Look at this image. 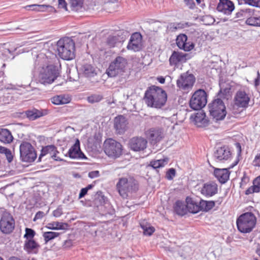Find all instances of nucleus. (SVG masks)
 <instances>
[{"instance_id": "obj_1", "label": "nucleus", "mask_w": 260, "mask_h": 260, "mask_svg": "<svg viewBox=\"0 0 260 260\" xmlns=\"http://www.w3.org/2000/svg\"><path fill=\"white\" fill-rule=\"evenodd\" d=\"M144 100L148 107L159 109L165 105L167 94L162 88L152 86L146 91Z\"/></svg>"}, {"instance_id": "obj_2", "label": "nucleus", "mask_w": 260, "mask_h": 260, "mask_svg": "<svg viewBox=\"0 0 260 260\" xmlns=\"http://www.w3.org/2000/svg\"><path fill=\"white\" fill-rule=\"evenodd\" d=\"M116 187L119 195L123 199L127 198L129 193L136 192L138 189L137 181L131 177L120 178Z\"/></svg>"}, {"instance_id": "obj_3", "label": "nucleus", "mask_w": 260, "mask_h": 260, "mask_svg": "<svg viewBox=\"0 0 260 260\" xmlns=\"http://www.w3.org/2000/svg\"><path fill=\"white\" fill-rule=\"evenodd\" d=\"M57 51L59 56L64 60H72L75 57V43L71 39H60L57 43Z\"/></svg>"}, {"instance_id": "obj_4", "label": "nucleus", "mask_w": 260, "mask_h": 260, "mask_svg": "<svg viewBox=\"0 0 260 260\" xmlns=\"http://www.w3.org/2000/svg\"><path fill=\"white\" fill-rule=\"evenodd\" d=\"M59 72L57 66L52 64L43 66L40 71L39 81L43 84L53 83L59 76Z\"/></svg>"}, {"instance_id": "obj_5", "label": "nucleus", "mask_w": 260, "mask_h": 260, "mask_svg": "<svg viewBox=\"0 0 260 260\" xmlns=\"http://www.w3.org/2000/svg\"><path fill=\"white\" fill-rule=\"evenodd\" d=\"M256 219L254 215L250 212H247L240 215L237 220L238 230L243 233H248L254 228Z\"/></svg>"}, {"instance_id": "obj_6", "label": "nucleus", "mask_w": 260, "mask_h": 260, "mask_svg": "<svg viewBox=\"0 0 260 260\" xmlns=\"http://www.w3.org/2000/svg\"><path fill=\"white\" fill-rule=\"evenodd\" d=\"M127 64L125 58L121 56H117L110 63L106 73L110 77H115L122 75L125 72Z\"/></svg>"}, {"instance_id": "obj_7", "label": "nucleus", "mask_w": 260, "mask_h": 260, "mask_svg": "<svg viewBox=\"0 0 260 260\" xmlns=\"http://www.w3.org/2000/svg\"><path fill=\"white\" fill-rule=\"evenodd\" d=\"M209 110L210 115L216 121L223 119L226 114L223 102L218 98L209 105Z\"/></svg>"}, {"instance_id": "obj_8", "label": "nucleus", "mask_w": 260, "mask_h": 260, "mask_svg": "<svg viewBox=\"0 0 260 260\" xmlns=\"http://www.w3.org/2000/svg\"><path fill=\"white\" fill-rule=\"evenodd\" d=\"M207 102V93L203 89L196 91L192 94L189 102L191 108L198 110L204 107Z\"/></svg>"}, {"instance_id": "obj_9", "label": "nucleus", "mask_w": 260, "mask_h": 260, "mask_svg": "<svg viewBox=\"0 0 260 260\" xmlns=\"http://www.w3.org/2000/svg\"><path fill=\"white\" fill-rule=\"evenodd\" d=\"M20 158L24 162H31L37 157V153L30 143L27 142H22L19 147Z\"/></svg>"}, {"instance_id": "obj_10", "label": "nucleus", "mask_w": 260, "mask_h": 260, "mask_svg": "<svg viewBox=\"0 0 260 260\" xmlns=\"http://www.w3.org/2000/svg\"><path fill=\"white\" fill-rule=\"evenodd\" d=\"M104 151L109 157H118L122 152V146L119 142L112 139H107L104 142Z\"/></svg>"}, {"instance_id": "obj_11", "label": "nucleus", "mask_w": 260, "mask_h": 260, "mask_svg": "<svg viewBox=\"0 0 260 260\" xmlns=\"http://www.w3.org/2000/svg\"><path fill=\"white\" fill-rule=\"evenodd\" d=\"M15 228V220L12 215L6 211L4 212L0 219V230L6 234L13 232Z\"/></svg>"}, {"instance_id": "obj_12", "label": "nucleus", "mask_w": 260, "mask_h": 260, "mask_svg": "<svg viewBox=\"0 0 260 260\" xmlns=\"http://www.w3.org/2000/svg\"><path fill=\"white\" fill-rule=\"evenodd\" d=\"M195 82V78L187 72L181 74L177 80V86L181 90L187 91L191 89Z\"/></svg>"}, {"instance_id": "obj_13", "label": "nucleus", "mask_w": 260, "mask_h": 260, "mask_svg": "<svg viewBox=\"0 0 260 260\" xmlns=\"http://www.w3.org/2000/svg\"><path fill=\"white\" fill-rule=\"evenodd\" d=\"M250 101V95L248 89L241 88L236 93L234 96L235 105L238 107H247Z\"/></svg>"}, {"instance_id": "obj_14", "label": "nucleus", "mask_w": 260, "mask_h": 260, "mask_svg": "<svg viewBox=\"0 0 260 260\" xmlns=\"http://www.w3.org/2000/svg\"><path fill=\"white\" fill-rule=\"evenodd\" d=\"M147 141L142 137H134L131 139L129 147L135 151H143L147 146Z\"/></svg>"}, {"instance_id": "obj_15", "label": "nucleus", "mask_w": 260, "mask_h": 260, "mask_svg": "<svg viewBox=\"0 0 260 260\" xmlns=\"http://www.w3.org/2000/svg\"><path fill=\"white\" fill-rule=\"evenodd\" d=\"M146 135L151 142L156 143L162 139L165 134L161 128L153 127L146 131Z\"/></svg>"}, {"instance_id": "obj_16", "label": "nucleus", "mask_w": 260, "mask_h": 260, "mask_svg": "<svg viewBox=\"0 0 260 260\" xmlns=\"http://www.w3.org/2000/svg\"><path fill=\"white\" fill-rule=\"evenodd\" d=\"M218 185L213 181L204 183L200 189L201 193L207 197H212L217 193Z\"/></svg>"}, {"instance_id": "obj_17", "label": "nucleus", "mask_w": 260, "mask_h": 260, "mask_svg": "<svg viewBox=\"0 0 260 260\" xmlns=\"http://www.w3.org/2000/svg\"><path fill=\"white\" fill-rule=\"evenodd\" d=\"M142 48V36L140 33L133 34L127 45V48L134 51H139Z\"/></svg>"}, {"instance_id": "obj_18", "label": "nucleus", "mask_w": 260, "mask_h": 260, "mask_svg": "<svg viewBox=\"0 0 260 260\" xmlns=\"http://www.w3.org/2000/svg\"><path fill=\"white\" fill-rule=\"evenodd\" d=\"M176 44L180 49L185 51H189L194 48V44L188 41L187 36L184 34H181L177 37Z\"/></svg>"}, {"instance_id": "obj_19", "label": "nucleus", "mask_w": 260, "mask_h": 260, "mask_svg": "<svg viewBox=\"0 0 260 260\" xmlns=\"http://www.w3.org/2000/svg\"><path fill=\"white\" fill-rule=\"evenodd\" d=\"M231 152L229 148L224 146L218 148L214 153V157L217 161L227 160L231 157Z\"/></svg>"}, {"instance_id": "obj_20", "label": "nucleus", "mask_w": 260, "mask_h": 260, "mask_svg": "<svg viewBox=\"0 0 260 260\" xmlns=\"http://www.w3.org/2000/svg\"><path fill=\"white\" fill-rule=\"evenodd\" d=\"M234 9V3L230 0H219L217 7L218 11L227 15H230Z\"/></svg>"}, {"instance_id": "obj_21", "label": "nucleus", "mask_w": 260, "mask_h": 260, "mask_svg": "<svg viewBox=\"0 0 260 260\" xmlns=\"http://www.w3.org/2000/svg\"><path fill=\"white\" fill-rule=\"evenodd\" d=\"M189 59V56L187 53L174 51L169 58L171 66H177L179 63L185 62Z\"/></svg>"}, {"instance_id": "obj_22", "label": "nucleus", "mask_w": 260, "mask_h": 260, "mask_svg": "<svg viewBox=\"0 0 260 260\" xmlns=\"http://www.w3.org/2000/svg\"><path fill=\"white\" fill-rule=\"evenodd\" d=\"M59 152L57 150L56 148L53 145L47 146L42 149L41 153L39 156V159L46 155H49V156L53 158L55 160L62 161L63 159L60 156H57Z\"/></svg>"}, {"instance_id": "obj_23", "label": "nucleus", "mask_w": 260, "mask_h": 260, "mask_svg": "<svg viewBox=\"0 0 260 260\" xmlns=\"http://www.w3.org/2000/svg\"><path fill=\"white\" fill-rule=\"evenodd\" d=\"M127 122L123 116H118L114 119V127L118 134H123L127 128Z\"/></svg>"}, {"instance_id": "obj_24", "label": "nucleus", "mask_w": 260, "mask_h": 260, "mask_svg": "<svg viewBox=\"0 0 260 260\" xmlns=\"http://www.w3.org/2000/svg\"><path fill=\"white\" fill-rule=\"evenodd\" d=\"M68 154L72 158H84V154L81 152L80 148V142L77 139L74 145L71 147L68 151Z\"/></svg>"}, {"instance_id": "obj_25", "label": "nucleus", "mask_w": 260, "mask_h": 260, "mask_svg": "<svg viewBox=\"0 0 260 260\" xmlns=\"http://www.w3.org/2000/svg\"><path fill=\"white\" fill-rule=\"evenodd\" d=\"M190 119L198 127L205 126L208 123L205 113L203 112H199L195 115H192L190 116Z\"/></svg>"}, {"instance_id": "obj_26", "label": "nucleus", "mask_w": 260, "mask_h": 260, "mask_svg": "<svg viewBox=\"0 0 260 260\" xmlns=\"http://www.w3.org/2000/svg\"><path fill=\"white\" fill-rule=\"evenodd\" d=\"M214 174L220 182L224 183L229 179L230 172L228 169H216Z\"/></svg>"}, {"instance_id": "obj_27", "label": "nucleus", "mask_w": 260, "mask_h": 260, "mask_svg": "<svg viewBox=\"0 0 260 260\" xmlns=\"http://www.w3.org/2000/svg\"><path fill=\"white\" fill-rule=\"evenodd\" d=\"M39 247V245L34 239H28L25 241L24 249L28 253H36Z\"/></svg>"}, {"instance_id": "obj_28", "label": "nucleus", "mask_w": 260, "mask_h": 260, "mask_svg": "<svg viewBox=\"0 0 260 260\" xmlns=\"http://www.w3.org/2000/svg\"><path fill=\"white\" fill-rule=\"evenodd\" d=\"M13 139L11 133L7 129L0 128V141L5 143H10Z\"/></svg>"}, {"instance_id": "obj_29", "label": "nucleus", "mask_w": 260, "mask_h": 260, "mask_svg": "<svg viewBox=\"0 0 260 260\" xmlns=\"http://www.w3.org/2000/svg\"><path fill=\"white\" fill-rule=\"evenodd\" d=\"M186 204L187 211L192 213H197L201 211V208H200L199 207V203L194 201L191 199L187 198Z\"/></svg>"}, {"instance_id": "obj_30", "label": "nucleus", "mask_w": 260, "mask_h": 260, "mask_svg": "<svg viewBox=\"0 0 260 260\" xmlns=\"http://www.w3.org/2000/svg\"><path fill=\"white\" fill-rule=\"evenodd\" d=\"M52 103L56 105L68 104L70 102L71 99L64 95H56L51 99Z\"/></svg>"}, {"instance_id": "obj_31", "label": "nucleus", "mask_w": 260, "mask_h": 260, "mask_svg": "<svg viewBox=\"0 0 260 260\" xmlns=\"http://www.w3.org/2000/svg\"><path fill=\"white\" fill-rule=\"evenodd\" d=\"M46 228L51 230H64L68 228V224L58 221L48 223Z\"/></svg>"}, {"instance_id": "obj_32", "label": "nucleus", "mask_w": 260, "mask_h": 260, "mask_svg": "<svg viewBox=\"0 0 260 260\" xmlns=\"http://www.w3.org/2000/svg\"><path fill=\"white\" fill-rule=\"evenodd\" d=\"M175 211L176 213L180 215H184L187 212V204L181 201H177L175 206Z\"/></svg>"}, {"instance_id": "obj_33", "label": "nucleus", "mask_w": 260, "mask_h": 260, "mask_svg": "<svg viewBox=\"0 0 260 260\" xmlns=\"http://www.w3.org/2000/svg\"><path fill=\"white\" fill-rule=\"evenodd\" d=\"M26 115L29 120H34L44 115L42 111L36 109L27 110L26 111Z\"/></svg>"}, {"instance_id": "obj_34", "label": "nucleus", "mask_w": 260, "mask_h": 260, "mask_svg": "<svg viewBox=\"0 0 260 260\" xmlns=\"http://www.w3.org/2000/svg\"><path fill=\"white\" fill-rule=\"evenodd\" d=\"M69 4L72 10L80 11L83 8L84 0H70Z\"/></svg>"}, {"instance_id": "obj_35", "label": "nucleus", "mask_w": 260, "mask_h": 260, "mask_svg": "<svg viewBox=\"0 0 260 260\" xmlns=\"http://www.w3.org/2000/svg\"><path fill=\"white\" fill-rule=\"evenodd\" d=\"M81 70L86 77H93L96 74L94 68L91 64H84L82 66Z\"/></svg>"}, {"instance_id": "obj_36", "label": "nucleus", "mask_w": 260, "mask_h": 260, "mask_svg": "<svg viewBox=\"0 0 260 260\" xmlns=\"http://www.w3.org/2000/svg\"><path fill=\"white\" fill-rule=\"evenodd\" d=\"M169 159L165 157L163 159L152 160L150 162V166L154 169H157L165 167L168 163Z\"/></svg>"}, {"instance_id": "obj_37", "label": "nucleus", "mask_w": 260, "mask_h": 260, "mask_svg": "<svg viewBox=\"0 0 260 260\" xmlns=\"http://www.w3.org/2000/svg\"><path fill=\"white\" fill-rule=\"evenodd\" d=\"M140 225L141 228L143 230V233L145 235L151 236L155 231L153 226L144 221L140 223Z\"/></svg>"}, {"instance_id": "obj_38", "label": "nucleus", "mask_w": 260, "mask_h": 260, "mask_svg": "<svg viewBox=\"0 0 260 260\" xmlns=\"http://www.w3.org/2000/svg\"><path fill=\"white\" fill-rule=\"evenodd\" d=\"M214 206L215 202L214 201H206L203 200H201L199 202V207L200 208H201V211H209Z\"/></svg>"}, {"instance_id": "obj_39", "label": "nucleus", "mask_w": 260, "mask_h": 260, "mask_svg": "<svg viewBox=\"0 0 260 260\" xmlns=\"http://www.w3.org/2000/svg\"><path fill=\"white\" fill-rule=\"evenodd\" d=\"M59 235V233L54 232H45L43 234V237L45 244H47L49 241L58 237Z\"/></svg>"}, {"instance_id": "obj_40", "label": "nucleus", "mask_w": 260, "mask_h": 260, "mask_svg": "<svg viewBox=\"0 0 260 260\" xmlns=\"http://www.w3.org/2000/svg\"><path fill=\"white\" fill-rule=\"evenodd\" d=\"M246 22L249 25L260 26V16L250 17L246 20Z\"/></svg>"}, {"instance_id": "obj_41", "label": "nucleus", "mask_w": 260, "mask_h": 260, "mask_svg": "<svg viewBox=\"0 0 260 260\" xmlns=\"http://www.w3.org/2000/svg\"><path fill=\"white\" fill-rule=\"evenodd\" d=\"M103 99V96L101 94H94L87 97V101L90 104L99 103Z\"/></svg>"}, {"instance_id": "obj_42", "label": "nucleus", "mask_w": 260, "mask_h": 260, "mask_svg": "<svg viewBox=\"0 0 260 260\" xmlns=\"http://www.w3.org/2000/svg\"><path fill=\"white\" fill-rule=\"evenodd\" d=\"M12 55L11 51L4 47H0V57L3 59H7L10 58Z\"/></svg>"}, {"instance_id": "obj_43", "label": "nucleus", "mask_w": 260, "mask_h": 260, "mask_svg": "<svg viewBox=\"0 0 260 260\" xmlns=\"http://www.w3.org/2000/svg\"><path fill=\"white\" fill-rule=\"evenodd\" d=\"M29 7L33 8V10L38 11H44L45 9L47 8L51 7L49 5H31L29 6Z\"/></svg>"}, {"instance_id": "obj_44", "label": "nucleus", "mask_w": 260, "mask_h": 260, "mask_svg": "<svg viewBox=\"0 0 260 260\" xmlns=\"http://www.w3.org/2000/svg\"><path fill=\"white\" fill-rule=\"evenodd\" d=\"M35 235V231L29 228H26L25 229V234L24 235V238L26 239V240L28 239H34V237Z\"/></svg>"}, {"instance_id": "obj_45", "label": "nucleus", "mask_w": 260, "mask_h": 260, "mask_svg": "<svg viewBox=\"0 0 260 260\" xmlns=\"http://www.w3.org/2000/svg\"><path fill=\"white\" fill-rule=\"evenodd\" d=\"M260 191V186H258L255 184H253V185L249 188H248L245 192L246 194H249L254 192H258Z\"/></svg>"}, {"instance_id": "obj_46", "label": "nucleus", "mask_w": 260, "mask_h": 260, "mask_svg": "<svg viewBox=\"0 0 260 260\" xmlns=\"http://www.w3.org/2000/svg\"><path fill=\"white\" fill-rule=\"evenodd\" d=\"M117 42V38L115 36H110L107 39V44L110 47H114Z\"/></svg>"}, {"instance_id": "obj_47", "label": "nucleus", "mask_w": 260, "mask_h": 260, "mask_svg": "<svg viewBox=\"0 0 260 260\" xmlns=\"http://www.w3.org/2000/svg\"><path fill=\"white\" fill-rule=\"evenodd\" d=\"M93 187V185L89 184L87 187L81 189L79 195V198L81 199L86 194L88 190L91 189Z\"/></svg>"}, {"instance_id": "obj_48", "label": "nucleus", "mask_w": 260, "mask_h": 260, "mask_svg": "<svg viewBox=\"0 0 260 260\" xmlns=\"http://www.w3.org/2000/svg\"><path fill=\"white\" fill-rule=\"evenodd\" d=\"M244 1L245 4L249 5L256 7H260V0H244Z\"/></svg>"}, {"instance_id": "obj_49", "label": "nucleus", "mask_w": 260, "mask_h": 260, "mask_svg": "<svg viewBox=\"0 0 260 260\" xmlns=\"http://www.w3.org/2000/svg\"><path fill=\"white\" fill-rule=\"evenodd\" d=\"M176 171L173 168L170 169L167 173V177L169 180H172L175 176Z\"/></svg>"}, {"instance_id": "obj_50", "label": "nucleus", "mask_w": 260, "mask_h": 260, "mask_svg": "<svg viewBox=\"0 0 260 260\" xmlns=\"http://www.w3.org/2000/svg\"><path fill=\"white\" fill-rule=\"evenodd\" d=\"M104 229L103 227L99 228L97 230H95L93 233L91 234L93 236H100L101 237H103L104 236V234H103V231Z\"/></svg>"}, {"instance_id": "obj_51", "label": "nucleus", "mask_w": 260, "mask_h": 260, "mask_svg": "<svg viewBox=\"0 0 260 260\" xmlns=\"http://www.w3.org/2000/svg\"><path fill=\"white\" fill-rule=\"evenodd\" d=\"M58 8L64 9L66 11L68 10L67 4L65 0H58Z\"/></svg>"}, {"instance_id": "obj_52", "label": "nucleus", "mask_w": 260, "mask_h": 260, "mask_svg": "<svg viewBox=\"0 0 260 260\" xmlns=\"http://www.w3.org/2000/svg\"><path fill=\"white\" fill-rule=\"evenodd\" d=\"M62 214L61 208L58 207L53 212V215L55 217H59Z\"/></svg>"}, {"instance_id": "obj_53", "label": "nucleus", "mask_w": 260, "mask_h": 260, "mask_svg": "<svg viewBox=\"0 0 260 260\" xmlns=\"http://www.w3.org/2000/svg\"><path fill=\"white\" fill-rule=\"evenodd\" d=\"M100 175L99 171H94L89 172L88 177L90 178H94L99 177Z\"/></svg>"}, {"instance_id": "obj_54", "label": "nucleus", "mask_w": 260, "mask_h": 260, "mask_svg": "<svg viewBox=\"0 0 260 260\" xmlns=\"http://www.w3.org/2000/svg\"><path fill=\"white\" fill-rule=\"evenodd\" d=\"M254 166L260 167V153L255 156L253 160Z\"/></svg>"}, {"instance_id": "obj_55", "label": "nucleus", "mask_w": 260, "mask_h": 260, "mask_svg": "<svg viewBox=\"0 0 260 260\" xmlns=\"http://www.w3.org/2000/svg\"><path fill=\"white\" fill-rule=\"evenodd\" d=\"M44 216V213L43 212L39 211L36 213L35 217L34 219V220L36 221L37 219H41Z\"/></svg>"}, {"instance_id": "obj_56", "label": "nucleus", "mask_w": 260, "mask_h": 260, "mask_svg": "<svg viewBox=\"0 0 260 260\" xmlns=\"http://www.w3.org/2000/svg\"><path fill=\"white\" fill-rule=\"evenodd\" d=\"M260 83V74L258 72L257 73V77L255 78L254 81V84L255 86L259 85Z\"/></svg>"}, {"instance_id": "obj_57", "label": "nucleus", "mask_w": 260, "mask_h": 260, "mask_svg": "<svg viewBox=\"0 0 260 260\" xmlns=\"http://www.w3.org/2000/svg\"><path fill=\"white\" fill-rule=\"evenodd\" d=\"M248 181H249V178L246 176H244L242 178V181H241V182L240 183V186L241 187L242 185H243L244 184H246L247 183V182Z\"/></svg>"}, {"instance_id": "obj_58", "label": "nucleus", "mask_w": 260, "mask_h": 260, "mask_svg": "<svg viewBox=\"0 0 260 260\" xmlns=\"http://www.w3.org/2000/svg\"><path fill=\"white\" fill-rule=\"evenodd\" d=\"M253 184H255L258 186H260V175L256 177L253 182Z\"/></svg>"}, {"instance_id": "obj_59", "label": "nucleus", "mask_w": 260, "mask_h": 260, "mask_svg": "<svg viewBox=\"0 0 260 260\" xmlns=\"http://www.w3.org/2000/svg\"><path fill=\"white\" fill-rule=\"evenodd\" d=\"M9 162H11L13 159V156L10 150H8V152L6 154Z\"/></svg>"}, {"instance_id": "obj_60", "label": "nucleus", "mask_w": 260, "mask_h": 260, "mask_svg": "<svg viewBox=\"0 0 260 260\" xmlns=\"http://www.w3.org/2000/svg\"><path fill=\"white\" fill-rule=\"evenodd\" d=\"M8 149L4 147L0 146V153L7 154Z\"/></svg>"}, {"instance_id": "obj_61", "label": "nucleus", "mask_w": 260, "mask_h": 260, "mask_svg": "<svg viewBox=\"0 0 260 260\" xmlns=\"http://www.w3.org/2000/svg\"><path fill=\"white\" fill-rule=\"evenodd\" d=\"M157 80L159 81V83L163 84L165 82V79L162 77H160L157 78Z\"/></svg>"}, {"instance_id": "obj_62", "label": "nucleus", "mask_w": 260, "mask_h": 260, "mask_svg": "<svg viewBox=\"0 0 260 260\" xmlns=\"http://www.w3.org/2000/svg\"><path fill=\"white\" fill-rule=\"evenodd\" d=\"M242 11H243V12L247 13H249L250 14L253 13V10H251L250 9H243Z\"/></svg>"}, {"instance_id": "obj_63", "label": "nucleus", "mask_w": 260, "mask_h": 260, "mask_svg": "<svg viewBox=\"0 0 260 260\" xmlns=\"http://www.w3.org/2000/svg\"><path fill=\"white\" fill-rule=\"evenodd\" d=\"M256 253L260 257V244H258L257 245V248L256 250Z\"/></svg>"}, {"instance_id": "obj_64", "label": "nucleus", "mask_w": 260, "mask_h": 260, "mask_svg": "<svg viewBox=\"0 0 260 260\" xmlns=\"http://www.w3.org/2000/svg\"><path fill=\"white\" fill-rule=\"evenodd\" d=\"M184 251L188 253V255H189V252L191 251V249L189 247H185L184 248Z\"/></svg>"}]
</instances>
